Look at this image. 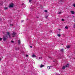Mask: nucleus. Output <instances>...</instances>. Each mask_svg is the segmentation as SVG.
Returning <instances> with one entry per match:
<instances>
[{"label":"nucleus","mask_w":75,"mask_h":75,"mask_svg":"<svg viewBox=\"0 0 75 75\" xmlns=\"http://www.w3.org/2000/svg\"><path fill=\"white\" fill-rule=\"evenodd\" d=\"M6 34L8 35L9 38H11V36L10 35V32H6Z\"/></svg>","instance_id":"nucleus-1"},{"label":"nucleus","mask_w":75,"mask_h":75,"mask_svg":"<svg viewBox=\"0 0 75 75\" xmlns=\"http://www.w3.org/2000/svg\"><path fill=\"white\" fill-rule=\"evenodd\" d=\"M3 40L4 41H6L7 40V38L4 36L3 37Z\"/></svg>","instance_id":"nucleus-2"},{"label":"nucleus","mask_w":75,"mask_h":75,"mask_svg":"<svg viewBox=\"0 0 75 75\" xmlns=\"http://www.w3.org/2000/svg\"><path fill=\"white\" fill-rule=\"evenodd\" d=\"M16 34V32H13V33L12 34V37H14V36H15Z\"/></svg>","instance_id":"nucleus-3"},{"label":"nucleus","mask_w":75,"mask_h":75,"mask_svg":"<svg viewBox=\"0 0 75 75\" xmlns=\"http://www.w3.org/2000/svg\"><path fill=\"white\" fill-rule=\"evenodd\" d=\"M13 6H14V4L13 3H12L9 6V8H11V7L12 8L13 7Z\"/></svg>","instance_id":"nucleus-4"},{"label":"nucleus","mask_w":75,"mask_h":75,"mask_svg":"<svg viewBox=\"0 0 75 75\" xmlns=\"http://www.w3.org/2000/svg\"><path fill=\"white\" fill-rule=\"evenodd\" d=\"M71 14H75V12H74V11H71L70 12Z\"/></svg>","instance_id":"nucleus-5"},{"label":"nucleus","mask_w":75,"mask_h":75,"mask_svg":"<svg viewBox=\"0 0 75 75\" xmlns=\"http://www.w3.org/2000/svg\"><path fill=\"white\" fill-rule=\"evenodd\" d=\"M32 57H33V58H34V57H36V58L37 57V56H35V54H33V55H32Z\"/></svg>","instance_id":"nucleus-6"},{"label":"nucleus","mask_w":75,"mask_h":75,"mask_svg":"<svg viewBox=\"0 0 75 75\" xmlns=\"http://www.w3.org/2000/svg\"><path fill=\"white\" fill-rule=\"evenodd\" d=\"M66 68H67V67H69V64H67V65H66L65 66Z\"/></svg>","instance_id":"nucleus-7"},{"label":"nucleus","mask_w":75,"mask_h":75,"mask_svg":"<svg viewBox=\"0 0 75 75\" xmlns=\"http://www.w3.org/2000/svg\"><path fill=\"white\" fill-rule=\"evenodd\" d=\"M40 68H42V67H44V65H42V64H41L40 65Z\"/></svg>","instance_id":"nucleus-8"},{"label":"nucleus","mask_w":75,"mask_h":75,"mask_svg":"<svg viewBox=\"0 0 75 75\" xmlns=\"http://www.w3.org/2000/svg\"><path fill=\"white\" fill-rule=\"evenodd\" d=\"M51 67H52L51 66H48V67H47V68L49 69H50V68H51Z\"/></svg>","instance_id":"nucleus-9"},{"label":"nucleus","mask_w":75,"mask_h":75,"mask_svg":"<svg viewBox=\"0 0 75 75\" xmlns=\"http://www.w3.org/2000/svg\"><path fill=\"white\" fill-rule=\"evenodd\" d=\"M67 48H70V46L69 45H68L67 46Z\"/></svg>","instance_id":"nucleus-10"},{"label":"nucleus","mask_w":75,"mask_h":75,"mask_svg":"<svg viewBox=\"0 0 75 75\" xmlns=\"http://www.w3.org/2000/svg\"><path fill=\"white\" fill-rule=\"evenodd\" d=\"M62 69H65V67L63 66L62 68Z\"/></svg>","instance_id":"nucleus-11"},{"label":"nucleus","mask_w":75,"mask_h":75,"mask_svg":"<svg viewBox=\"0 0 75 75\" xmlns=\"http://www.w3.org/2000/svg\"><path fill=\"white\" fill-rule=\"evenodd\" d=\"M4 10H7L8 9V7H5L4 8Z\"/></svg>","instance_id":"nucleus-12"},{"label":"nucleus","mask_w":75,"mask_h":75,"mask_svg":"<svg viewBox=\"0 0 75 75\" xmlns=\"http://www.w3.org/2000/svg\"><path fill=\"white\" fill-rule=\"evenodd\" d=\"M18 43L19 44H20V40H18Z\"/></svg>","instance_id":"nucleus-13"},{"label":"nucleus","mask_w":75,"mask_h":75,"mask_svg":"<svg viewBox=\"0 0 75 75\" xmlns=\"http://www.w3.org/2000/svg\"><path fill=\"white\" fill-rule=\"evenodd\" d=\"M15 50H19V48L18 47V48H15Z\"/></svg>","instance_id":"nucleus-14"},{"label":"nucleus","mask_w":75,"mask_h":75,"mask_svg":"<svg viewBox=\"0 0 75 75\" xmlns=\"http://www.w3.org/2000/svg\"><path fill=\"white\" fill-rule=\"evenodd\" d=\"M2 5H3V2L1 3L0 4V6H2Z\"/></svg>","instance_id":"nucleus-15"},{"label":"nucleus","mask_w":75,"mask_h":75,"mask_svg":"<svg viewBox=\"0 0 75 75\" xmlns=\"http://www.w3.org/2000/svg\"><path fill=\"white\" fill-rule=\"evenodd\" d=\"M62 52H63V51H64V49H62L61 50H60Z\"/></svg>","instance_id":"nucleus-16"},{"label":"nucleus","mask_w":75,"mask_h":75,"mask_svg":"<svg viewBox=\"0 0 75 75\" xmlns=\"http://www.w3.org/2000/svg\"><path fill=\"white\" fill-rule=\"evenodd\" d=\"M57 35L58 37H60L61 35H60V34H58Z\"/></svg>","instance_id":"nucleus-17"},{"label":"nucleus","mask_w":75,"mask_h":75,"mask_svg":"<svg viewBox=\"0 0 75 75\" xmlns=\"http://www.w3.org/2000/svg\"><path fill=\"white\" fill-rule=\"evenodd\" d=\"M42 59V57H39V59Z\"/></svg>","instance_id":"nucleus-18"},{"label":"nucleus","mask_w":75,"mask_h":75,"mask_svg":"<svg viewBox=\"0 0 75 75\" xmlns=\"http://www.w3.org/2000/svg\"><path fill=\"white\" fill-rule=\"evenodd\" d=\"M73 6H74V7H75V4H73Z\"/></svg>","instance_id":"nucleus-19"},{"label":"nucleus","mask_w":75,"mask_h":75,"mask_svg":"<svg viewBox=\"0 0 75 75\" xmlns=\"http://www.w3.org/2000/svg\"><path fill=\"white\" fill-rule=\"evenodd\" d=\"M62 13V12H60L59 13H58V14H61Z\"/></svg>","instance_id":"nucleus-20"},{"label":"nucleus","mask_w":75,"mask_h":75,"mask_svg":"<svg viewBox=\"0 0 75 75\" xmlns=\"http://www.w3.org/2000/svg\"><path fill=\"white\" fill-rule=\"evenodd\" d=\"M11 43H14V41H13V40H11Z\"/></svg>","instance_id":"nucleus-21"},{"label":"nucleus","mask_w":75,"mask_h":75,"mask_svg":"<svg viewBox=\"0 0 75 75\" xmlns=\"http://www.w3.org/2000/svg\"><path fill=\"white\" fill-rule=\"evenodd\" d=\"M62 21H64V19H62Z\"/></svg>","instance_id":"nucleus-22"},{"label":"nucleus","mask_w":75,"mask_h":75,"mask_svg":"<svg viewBox=\"0 0 75 75\" xmlns=\"http://www.w3.org/2000/svg\"><path fill=\"white\" fill-rule=\"evenodd\" d=\"M73 28H75V24H74L73 25Z\"/></svg>","instance_id":"nucleus-23"},{"label":"nucleus","mask_w":75,"mask_h":75,"mask_svg":"<svg viewBox=\"0 0 75 75\" xmlns=\"http://www.w3.org/2000/svg\"><path fill=\"white\" fill-rule=\"evenodd\" d=\"M65 28H66V29H67L68 28V26H66L65 27Z\"/></svg>","instance_id":"nucleus-24"},{"label":"nucleus","mask_w":75,"mask_h":75,"mask_svg":"<svg viewBox=\"0 0 75 75\" xmlns=\"http://www.w3.org/2000/svg\"><path fill=\"white\" fill-rule=\"evenodd\" d=\"M1 40H2V38H0V41H1Z\"/></svg>","instance_id":"nucleus-25"},{"label":"nucleus","mask_w":75,"mask_h":75,"mask_svg":"<svg viewBox=\"0 0 75 75\" xmlns=\"http://www.w3.org/2000/svg\"><path fill=\"white\" fill-rule=\"evenodd\" d=\"M45 12H47V10H45Z\"/></svg>","instance_id":"nucleus-26"},{"label":"nucleus","mask_w":75,"mask_h":75,"mask_svg":"<svg viewBox=\"0 0 75 75\" xmlns=\"http://www.w3.org/2000/svg\"><path fill=\"white\" fill-rule=\"evenodd\" d=\"M31 1H32V0H29V1L30 3L31 2Z\"/></svg>","instance_id":"nucleus-27"},{"label":"nucleus","mask_w":75,"mask_h":75,"mask_svg":"<svg viewBox=\"0 0 75 75\" xmlns=\"http://www.w3.org/2000/svg\"><path fill=\"white\" fill-rule=\"evenodd\" d=\"M46 18H47L48 17V16H46L45 17Z\"/></svg>","instance_id":"nucleus-28"},{"label":"nucleus","mask_w":75,"mask_h":75,"mask_svg":"<svg viewBox=\"0 0 75 75\" xmlns=\"http://www.w3.org/2000/svg\"><path fill=\"white\" fill-rule=\"evenodd\" d=\"M23 21H24V20H22L21 21V23H23Z\"/></svg>","instance_id":"nucleus-29"},{"label":"nucleus","mask_w":75,"mask_h":75,"mask_svg":"<svg viewBox=\"0 0 75 75\" xmlns=\"http://www.w3.org/2000/svg\"><path fill=\"white\" fill-rule=\"evenodd\" d=\"M28 55H26V57H28Z\"/></svg>","instance_id":"nucleus-30"},{"label":"nucleus","mask_w":75,"mask_h":75,"mask_svg":"<svg viewBox=\"0 0 75 75\" xmlns=\"http://www.w3.org/2000/svg\"><path fill=\"white\" fill-rule=\"evenodd\" d=\"M30 48H33V47H32V46H30Z\"/></svg>","instance_id":"nucleus-31"},{"label":"nucleus","mask_w":75,"mask_h":75,"mask_svg":"<svg viewBox=\"0 0 75 75\" xmlns=\"http://www.w3.org/2000/svg\"><path fill=\"white\" fill-rule=\"evenodd\" d=\"M10 25H11L12 26H13V24H11Z\"/></svg>","instance_id":"nucleus-32"},{"label":"nucleus","mask_w":75,"mask_h":75,"mask_svg":"<svg viewBox=\"0 0 75 75\" xmlns=\"http://www.w3.org/2000/svg\"><path fill=\"white\" fill-rule=\"evenodd\" d=\"M50 33H51V32H52V31H50Z\"/></svg>","instance_id":"nucleus-33"},{"label":"nucleus","mask_w":75,"mask_h":75,"mask_svg":"<svg viewBox=\"0 0 75 75\" xmlns=\"http://www.w3.org/2000/svg\"><path fill=\"white\" fill-rule=\"evenodd\" d=\"M59 30H61L60 29H59Z\"/></svg>","instance_id":"nucleus-34"},{"label":"nucleus","mask_w":75,"mask_h":75,"mask_svg":"<svg viewBox=\"0 0 75 75\" xmlns=\"http://www.w3.org/2000/svg\"><path fill=\"white\" fill-rule=\"evenodd\" d=\"M1 19L0 18V20Z\"/></svg>","instance_id":"nucleus-35"},{"label":"nucleus","mask_w":75,"mask_h":75,"mask_svg":"<svg viewBox=\"0 0 75 75\" xmlns=\"http://www.w3.org/2000/svg\"><path fill=\"white\" fill-rule=\"evenodd\" d=\"M7 38H8V37H7Z\"/></svg>","instance_id":"nucleus-36"}]
</instances>
